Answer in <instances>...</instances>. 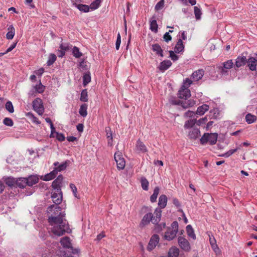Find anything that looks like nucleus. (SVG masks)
Returning <instances> with one entry per match:
<instances>
[{
  "mask_svg": "<svg viewBox=\"0 0 257 257\" xmlns=\"http://www.w3.org/2000/svg\"><path fill=\"white\" fill-rule=\"evenodd\" d=\"M55 208V215L52 214L48 217V220L50 225L53 227L51 228V232L53 234L60 236L65 232H68L69 230L68 224L66 221L63 220L64 215L61 213V208L60 206L51 205L48 209L52 211L53 208Z\"/></svg>",
  "mask_w": 257,
  "mask_h": 257,
  "instance_id": "f257e3e1",
  "label": "nucleus"
},
{
  "mask_svg": "<svg viewBox=\"0 0 257 257\" xmlns=\"http://www.w3.org/2000/svg\"><path fill=\"white\" fill-rule=\"evenodd\" d=\"M178 223L176 221H173L171 224V227L167 229L165 233L164 238L167 240H171L174 239L178 232Z\"/></svg>",
  "mask_w": 257,
  "mask_h": 257,
  "instance_id": "f03ea898",
  "label": "nucleus"
},
{
  "mask_svg": "<svg viewBox=\"0 0 257 257\" xmlns=\"http://www.w3.org/2000/svg\"><path fill=\"white\" fill-rule=\"evenodd\" d=\"M218 135L216 133H205L200 139L201 144L204 145L209 142L210 145H213L216 143Z\"/></svg>",
  "mask_w": 257,
  "mask_h": 257,
  "instance_id": "7ed1b4c3",
  "label": "nucleus"
},
{
  "mask_svg": "<svg viewBox=\"0 0 257 257\" xmlns=\"http://www.w3.org/2000/svg\"><path fill=\"white\" fill-rule=\"evenodd\" d=\"M33 107L39 115H41L44 112V107L42 100L40 98H37L33 101Z\"/></svg>",
  "mask_w": 257,
  "mask_h": 257,
  "instance_id": "20e7f679",
  "label": "nucleus"
},
{
  "mask_svg": "<svg viewBox=\"0 0 257 257\" xmlns=\"http://www.w3.org/2000/svg\"><path fill=\"white\" fill-rule=\"evenodd\" d=\"M233 62L232 60H228L226 62L222 63V66H220L219 69L220 70V74L222 75H228V69L232 68Z\"/></svg>",
  "mask_w": 257,
  "mask_h": 257,
  "instance_id": "39448f33",
  "label": "nucleus"
},
{
  "mask_svg": "<svg viewBox=\"0 0 257 257\" xmlns=\"http://www.w3.org/2000/svg\"><path fill=\"white\" fill-rule=\"evenodd\" d=\"M114 159L116 163L117 168L119 170L124 169L125 165V162L124 159L122 157L121 153L120 152H116L114 154Z\"/></svg>",
  "mask_w": 257,
  "mask_h": 257,
  "instance_id": "423d86ee",
  "label": "nucleus"
},
{
  "mask_svg": "<svg viewBox=\"0 0 257 257\" xmlns=\"http://www.w3.org/2000/svg\"><path fill=\"white\" fill-rule=\"evenodd\" d=\"M178 242L183 250L188 251L191 249L190 243L186 238L179 236L178 238Z\"/></svg>",
  "mask_w": 257,
  "mask_h": 257,
  "instance_id": "0eeeda50",
  "label": "nucleus"
},
{
  "mask_svg": "<svg viewBox=\"0 0 257 257\" xmlns=\"http://www.w3.org/2000/svg\"><path fill=\"white\" fill-rule=\"evenodd\" d=\"M63 176L62 175H60L55 180H54L52 183V188L55 190H56L57 192H60V191H61V185L63 182Z\"/></svg>",
  "mask_w": 257,
  "mask_h": 257,
  "instance_id": "6e6552de",
  "label": "nucleus"
},
{
  "mask_svg": "<svg viewBox=\"0 0 257 257\" xmlns=\"http://www.w3.org/2000/svg\"><path fill=\"white\" fill-rule=\"evenodd\" d=\"M153 214L152 212L146 214L143 216L140 223V227L141 228L144 227L148 225L151 221L153 223Z\"/></svg>",
  "mask_w": 257,
  "mask_h": 257,
  "instance_id": "1a4fd4ad",
  "label": "nucleus"
},
{
  "mask_svg": "<svg viewBox=\"0 0 257 257\" xmlns=\"http://www.w3.org/2000/svg\"><path fill=\"white\" fill-rule=\"evenodd\" d=\"M159 241V236L157 234L153 235L149 242L147 249L149 250H152L154 249Z\"/></svg>",
  "mask_w": 257,
  "mask_h": 257,
  "instance_id": "9d476101",
  "label": "nucleus"
},
{
  "mask_svg": "<svg viewBox=\"0 0 257 257\" xmlns=\"http://www.w3.org/2000/svg\"><path fill=\"white\" fill-rule=\"evenodd\" d=\"M178 94L180 98L187 100L190 96V91L188 88L182 86Z\"/></svg>",
  "mask_w": 257,
  "mask_h": 257,
  "instance_id": "9b49d317",
  "label": "nucleus"
},
{
  "mask_svg": "<svg viewBox=\"0 0 257 257\" xmlns=\"http://www.w3.org/2000/svg\"><path fill=\"white\" fill-rule=\"evenodd\" d=\"M51 197L53 202L56 204H60L62 201V192H57L56 190L55 192L52 193Z\"/></svg>",
  "mask_w": 257,
  "mask_h": 257,
  "instance_id": "f8f14e48",
  "label": "nucleus"
},
{
  "mask_svg": "<svg viewBox=\"0 0 257 257\" xmlns=\"http://www.w3.org/2000/svg\"><path fill=\"white\" fill-rule=\"evenodd\" d=\"M136 151L138 153H145L148 152L145 145L140 140H138L136 145Z\"/></svg>",
  "mask_w": 257,
  "mask_h": 257,
  "instance_id": "ddd939ff",
  "label": "nucleus"
},
{
  "mask_svg": "<svg viewBox=\"0 0 257 257\" xmlns=\"http://www.w3.org/2000/svg\"><path fill=\"white\" fill-rule=\"evenodd\" d=\"M200 136V132L197 128L194 127L188 134V137L190 139L196 140Z\"/></svg>",
  "mask_w": 257,
  "mask_h": 257,
  "instance_id": "4468645a",
  "label": "nucleus"
},
{
  "mask_svg": "<svg viewBox=\"0 0 257 257\" xmlns=\"http://www.w3.org/2000/svg\"><path fill=\"white\" fill-rule=\"evenodd\" d=\"M162 211L160 208H157L154 211V215H153V223L154 224H158L161 220Z\"/></svg>",
  "mask_w": 257,
  "mask_h": 257,
  "instance_id": "2eb2a0df",
  "label": "nucleus"
},
{
  "mask_svg": "<svg viewBox=\"0 0 257 257\" xmlns=\"http://www.w3.org/2000/svg\"><path fill=\"white\" fill-rule=\"evenodd\" d=\"M247 62L246 58L245 56H238L235 60V66L237 68L244 66Z\"/></svg>",
  "mask_w": 257,
  "mask_h": 257,
  "instance_id": "dca6fc26",
  "label": "nucleus"
},
{
  "mask_svg": "<svg viewBox=\"0 0 257 257\" xmlns=\"http://www.w3.org/2000/svg\"><path fill=\"white\" fill-rule=\"evenodd\" d=\"M256 59L253 57H250L247 60V65L251 71H255L256 67Z\"/></svg>",
  "mask_w": 257,
  "mask_h": 257,
  "instance_id": "f3484780",
  "label": "nucleus"
},
{
  "mask_svg": "<svg viewBox=\"0 0 257 257\" xmlns=\"http://www.w3.org/2000/svg\"><path fill=\"white\" fill-rule=\"evenodd\" d=\"M172 65V62L170 60H165L160 63L159 66V69L164 71L168 69Z\"/></svg>",
  "mask_w": 257,
  "mask_h": 257,
  "instance_id": "a211bd4d",
  "label": "nucleus"
},
{
  "mask_svg": "<svg viewBox=\"0 0 257 257\" xmlns=\"http://www.w3.org/2000/svg\"><path fill=\"white\" fill-rule=\"evenodd\" d=\"M204 75V71L202 69H199L194 72L191 76L194 81H198L201 79Z\"/></svg>",
  "mask_w": 257,
  "mask_h": 257,
  "instance_id": "6ab92c4d",
  "label": "nucleus"
},
{
  "mask_svg": "<svg viewBox=\"0 0 257 257\" xmlns=\"http://www.w3.org/2000/svg\"><path fill=\"white\" fill-rule=\"evenodd\" d=\"M60 243L61 245L65 248H72L70 239L69 237L65 236L61 238Z\"/></svg>",
  "mask_w": 257,
  "mask_h": 257,
  "instance_id": "aec40b11",
  "label": "nucleus"
},
{
  "mask_svg": "<svg viewBox=\"0 0 257 257\" xmlns=\"http://www.w3.org/2000/svg\"><path fill=\"white\" fill-rule=\"evenodd\" d=\"M167 202V197L165 195H161L159 198L158 206L160 209L164 208Z\"/></svg>",
  "mask_w": 257,
  "mask_h": 257,
  "instance_id": "412c9836",
  "label": "nucleus"
},
{
  "mask_svg": "<svg viewBox=\"0 0 257 257\" xmlns=\"http://www.w3.org/2000/svg\"><path fill=\"white\" fill-rule=\"evenodd\" d=\"M27 180V186H32L38 182L39 178L36 176H31L28 178H26Z\"/></svg>",
  "mask_w": 257,
  "mask_h": 257,
  "instance_id": "4be33fe9",
  "label": "nucleus"
},
{
  "mask_svg": "<svg viewBox=\"0 0 257 257\" xmlns=\"http://www.w3.org/2000/svg\"><path fill=\"white\" fill-rule=\"evenodd\" d=\"M152 50L156 53V54L161 57H163V50L159 44H155L152 45Z\"/></svg>",
  "mask_w": 257,
  "mask_h": 257,
  "instance_id": "5701e85b",
  "label": "nucleus"
},
{
  "mask_svg": "<svg viewBox=\"0 0 257 257\" xmlns=\"http://www.w3.org/2000/svg\"><path fill=\"white\" fill-rule=\"evenodd\" d=\"M73 5L75 6L81 12L87 13L89 11L90 7L88 5L78 4L76 3H74Z\"/></svg>",
  "mask_w": 257,
  "mask_h": 257,
  "instance_id": "b1692460",
  "label": "nucleus"
},
{
  "mask_svg": "<svg viewBox=\"0 0 257 257\" xmlns=\"http://www.w3.org/2000/svg\"><path fill=\"white\" fill-rule=\"evenodd\" d=\"M184 46L182 40L179 39L174 48V52L176 53H179L184 50Z\"/></svg>",
  "mask_w": 257,
  "mask_h": 257,
  "instance_id": "393cba45",
  "label": "nucleus"
},
{
  "mask_svg": "<svg viewBox=\"0 0 257 257\" xmlns=\"http://www.w3.org/2000/svg\"><path fill=\"white\" fill-rule=\"evenodd\" d=\"M16 187H19L21 188H24L27 186V180L26 178H16Z\"/></svg>",
  "mask_w": 257,
  "mask_h": 257,
  "instance_id": "a878e982",
  "label": "nucleus"
},
{
  "mask_svg": "<svg viewBox=\"0 0 257 257\" xmlns=\"http://www.w3.org/2000/svg\"><path fill=\"white\" fill-rule=\"evenodd\" d=\"M150 30L155 33L158 32V24L155 16L152 17L150 21Z\"/></svg>",
  "mask_w": 257,
  "mask_h": 257,
  "instance_id": "bb28decb",
  "label": "nucleus"
},
{
  "mask_svg": "<svg viewBox=\"0 0 257 257\" xmlns=\"http://www.w3.org/2000/svg\"><path fill=\"white\" fill-rule=\"evenodd\" d=\"M209 109V106L207 104H203L199 106L196 110V114L202 115Z\"/></svg>",
  "mask_w": 257,
  "mask_h": 257,
  "instance_id": "cd10ccee",
  "label": "nucleus"
},
{
  "mask_svg": "<svg viewBox=\"0 0 257 257\" xmlns=\"http://www.w3.org/2000/svg\"><path fill=\"white\" fill-rule=\"evenodd\" d=\"M8 30V32L6 35V38L9 40H12L14 38V36L15 35V28L13 25H11L9 27Z\"/></svg>",
  "mask_w": 257,
  "mask_h": 257,
  "instance_id": "c85d7f7f",
  "label": "nucleus"
},
{
  "mask_svg": "<svg viewBox=\"0 0 257 257\" xmlns=\"http://www.w3.org/2000/svg\"><path fill=\"white\" fill-rule=\"evenodd\" d=\"M16 178L13 177H8L6 179V184L11 187H16Z\"/></svg>",
  "mask_w": 257,
  "mask_h": 257,
  "instance_id": "c756f323",
  "label": "nucleus"
},
{
  "mask_svg": "<svg viewBox=\"0 0 257 257\" xmlns=\"http://www.w3.org/2000/svg\"><path fill=\"white\" fill-rule=\"evenodd\" d=\"M107 138L108 139V145L110 146L112 145V134L109 127L105 128Z\"/></svg>",
  "mask_w": 257,
  "mask_h": 257,
  "instance_id": "7c9ffc66",
  "label": "nucleus"
},
{
  "mask_svg": "<svg viewBox=\"0 0 257 257\" xmlns=\"http://www.w3.org/2000/svg\"><path fill=\"white\" fill-rule=\"evenodd\" d=\"M186 231L189 237L192 238L194 240L196 239L195 234L191 225H188L186 226Z\"/></svg>",
  "mask_w": 257,
  "mask_h": 257,
  "instance_id": "2f4dec72",
  "label": "nucleus"
},
{
  "mask_svg": "<svg viewBox=\"0 0 257 257\" xmlns=\"http://www.w3.org/2000/svg\"><path fill=\"white\" fill-rule=\"evenodd\" d=\"M179 253V250L178 248L172 247L168 252V257H178Z\"/></svg>",
  "mask_w": 257,
  "mask_h": 257,
  "instance_id": "473e14b6",
  "label": "nucleus"
},
{
  "mask_svg": "<svg viewBox=\"0 0 257 257\" xmlns=\"http://www.w3.org/2000/svg\"><path fill=\"white\" fill-rule=\"evenodd\" d=\"M256 116L254 115L251 114V113H247L245 116L246 121L248 123L250 124L256 120Z\"/></svg>",
  "mask_w": 257,
  "mask_h": 257,
  "instance_id": "72a5a7b5",
  "label": "nucleus"
},
{
  "mask_svg": "<svg viewBox=\"0 0 257 257\" xmlns=\"http://www.w3.org/2000/svg\"><path fill=\"white\" fill-rule=\"evenodd\" d=\"M159 187H156L154 190V192L153 194L150 197V201L152 202H155L157 200V198L158 197V195L159 193Z\"/></svg>",
  "mask_w": 257,
  "mask_h": 257,
  "instance_id": "f704fd0d",
  "label": "nucleus"
},
{
  "mask_svg": "<svg viewBox=\"0 0 257 257\" xmlns=\"http://www.w3.org/2000/svg\"><path fill=\"white\" fill-rule=\"evenodd\" d=\"M87 105L86 103L83 104L81 105L79 112L82 116L85 117L87 115Z\"/></svg>",
  "mask_w": 257,
  "mask_h": 257,
  "instance_id": "c9c22d12",
  "label": "nucleus"
},
{
  "mask_svg": "<svg viewBox=\"0 0 257 257\" xmlns=\"http://www.w3.org/2000/svg\"><path fill=\"white\" fill-rule=\"evenodd\" d=\"M141 183L142 188L145 191H148L149 189L148 186L149 183L145 177H142L141 178Z\"/></svg>",
  "mask_w": 257,
  "mask_h": 257,
  "instance_id": "e433bc0d",
  "label": "nucleus"
},
{
  "mask_svg": "<svg viewBox=\"0 0 257 257\" xmlns=\"http://www.w3.org/2000/svg\"><path fill=\"white\" fill-rule=\"evenodd\" d=\"M195 123H196V119H190L185 122L184 127L185 128L188 129L192 127Z\"/></svg>",
  "mask_w": 257,
  "mask_h": 257,
  "instance_id": "4c0bfd02",
  "label": "nucleus"
},
{
  "mask_svg": "<svg viewBox=\"0 0 257 257\" xmlns=\"http://www.w3.org/2000/svg\"><path fill=\"white\" fill-rule=\"evenodd\" d=\"M91 81L90 74L89 72L86 73L83 76V84L86 86Z\"/></svg>",
  "mask_w": 257,
  "mask_h": 257,
  "instance_id": "58836bf2",
  "label": "nucleus"
},
{
  "mask_svg": "<svg viewBox=\"0 0 257 257\" xmlns=\"http://www.w3.org/2000/svg\"><path fill=\"white\" fill-rule=\"evenodd\" d=\"M57 57L54 54H50L48 60L47 62V64L48 66H51L52 65L56 60Z\"/></svg>",
  "mask_w": 257,
  "mask_h": 257,
  "instance_id": "ea45409f",
  "label": "nucleus"
},
{
  "mask_svg": "<svg viewBox=\"0 0 257 257\" xmlns=\"http://www.w3.org/2000/svg\"><path fill=\"white\" fill-rule=\"evenodd\" d=\"M209 236L210 243V245H211V247H212V248L214 250H215V249H218L219 248L217 247V245L216 244V240H215V238L214 237V236L213 235H212L211 236L209 235Z\"/></svg>",
  "mask_w": 257,
  "mask_h": 257,
  "instance_id": "a19ab883",
  "label": "nucleus"
},
{
  "mask_svg": "<svg viewBox=\"0 0 257 257\" xmlns=\"http://www.w3.org/2000/svg\"><path fill=\"white\" fill-rule=\"evenodd\" d=\"M72 53L73 56L77 58H80L82 55V53L80 52L79 48L76 46L73 48Z\"/></svg>",
  "mask_w": 257,
  "mask_h": 257,
  "instance_id": "79ce46f5",
  "label": "nucleus"
},
{
  "mask_svg": "<svg viewBox=\"0 0 257 257\" xmlns=\"http://www.w3.org/2000/svg\"><path fill=\"white\" fill-rule=\"evenodd\" d=\"M80 99L83 102H87L88 101V95L86 89H84L82 91Z\"/></svg>",
  "mask_w": 257,
  "mask_h": 257,
  "instance_id": "37998d69",
  "label": "nucleus"
},
{
  "mask_svg": "<svg viewBox=\"0 0 257 257\" xmlns=\"http://www.w3.org/2000/svg\"><path fill=\"white\" fill-rule=\"evenodd\" d=\"M70 161L69 160H66L65 162L63 163L61 165H59L56 168L59 172H61L66 169Z\"/></svg>",
  "mask_w": 257,
  "mask_h": 257,
  "instance_id": "c03bdc74",
  "label": "nucleus"
},
{
  "mask_svg": "<svg viewBox=\"0 0 257 257\" xmlns=\"http://www.w3.org/2000/svg\"><path fill=\"white\" fill-rule=\"evenodd\" d=\"M152 212V208L151 207H148L146 206H144L142 207L140 211V214H147L149 213H151Z\"/></svg>",
  "mask_w": 257,
  "mask_h": 257,
  "instance_id": "a18cd8bd",
  "label": "nucleus"
},
{
  "mask_svg": "<svg viewBox=\"0 0 257 257\" xmlns=\"http://www.w3.org/2000/svg\"><path fill=\"white\" fill-rule=\"evenodd\" d=\"M100 2L101 0H95L93 2L89 7H90V9L92 10L97 9L99 7Z\"/></svg>",
  "mask_w": 257,
  "mask_h": 257,
  "instance_id": "49530a36",
  "label": "nucleus"
},
{
  "mask_svg": "<svg viewBox=\"0 0 257 257\" xmlns=\"http://www.w3.org/2000/svg\"><path fill=\"white\" fill-rule=\"evenodd\" d=\"M6 109L10 113L14 111V106L11 101H8L6 104Z\"/></svg>",
  "mask_w": 257,
  "mask_h": 257,
  "instance_id": "de8ad7c7",
  "label": "nucleus"
},
{
  "mask_svg": "<svg viewBox=\"0 0 257 257\" xmlns=\"http://www.w3.org/2000/svg\"><path fill=\"white\" fill-rule=\"evenodd\" d=\"M237 150H238V148L230 150L228 152H226L225 153L220 155L219 156L227 158V157H229L230 156H231V155H232L235 152H236L237 151Z\"/></svg>",
  "mask_w": 257,
  "mask_h": 257,
  "instance_id": "09e8293b",
  "label": "nucleus"
},
{
  "mask_svg": "<svg viewBox=\"0 0 257 257\" xmlns=\"http://www.w3.org/2000/svg\"><path fill=\"white\" fill-rule=\"evenodd\" d=\"M71 47H72V45H70L69 43H62L60 45V49H61L65 52L69 50L71 48Z\"/></svg>",
  "mask_w": 257,
  "mask_h": 257,
  "instance_id": "8fccbe9b",
  "label": "nucleus"
},
{
  "mask_svg": "<svg viewBox=\"0 0 257 257\" xmlns=\"http://www.w3.org/2000/svg\"><path fill=\"white\" fill-rule=\"evenodd\" d=\"M165 1L161 0L155 6V9L156 11H158L161 9H162L164 6Z\"/></svg>",
  "mask_w": 257,
  "mask_h": 257,
  "instance_id": "3c124183",
  "label": "nucleus"
},
{
  "mask_svg": "<svg viewBox=\"0 0 257 257\" xmlns=\"http://www.w3.org/2000/svg\"><path fill=\"white\" fill-rule=\"evenodd\" d=\"M3 123L5 125L8 126H12L14 125L13 120L9 117H6L3 120Z\"/></svg>",
  "mask_w": 257,
  "mask_h": 257,
  "instance_id": "603ef678",
  "label": "nucleus"
},
{
  "mask_svg": "<svg viewBox=\"0 0 257 257\" xmlns=\"http://www.w3.org/2000/svg\"><path fill=\"white\" fill-rule=\"evenodd\" d=\"M194 10L196 19L197 20L200 19L202 13L200 9H199L197 7H194Z\"/></svg>",
  "mask_w": 257,
  "mask_h": 257,
  "instance_id": "864d4df0",
  "label": "nucleus"
},
{
  "mask_svg": "<svg viewBox=\"0 0 257 257\" xmlns=\"http://www.w3.org/2000/svg\"><path fill=\"white\" fill-rule=\"evenodd\" d=\"M169 102L173 105H180L181 100H177L175 97L171 96L169 99Z\"/></svg>",
  "mask_w": 257,
  "mask_h": 257,
  "instance_id": "5fc2aeb1",
  "label": "nucleus"
},
{
  "mask_svg": "<svg viewBox=\"0 0 257 257\" xmlns=\"http://www.w3.org/2000/svg\"><path fill=\"white\" fill-rule=\"evenodd\" d=\"M170 57L173 61H176L178 60L179 57L175 54V52L172 50L169 51Z\"/></svg>",
  "mask_w": 257,
  "mask_h": 257,
  "instance_id": "6e6d98bb",
  "label": "nucleus"
},
{
  "mask_svg": "<svg viewBox=\"0 0 257 257\" xmlns=\"http://www.w3.org/2000/svg\"><path fill=\"white\" fill-rule=\"evenodd\" d=\"M55 178L51 172L46 175H45L43 178V180L48 181L51 180Z\"/></svg>",
  "mask_w": 257,
  "mask_h": 257,
  "instance_id": "4d7b16f0",
  "label": "nucleus"
},
{
  "mask_svg": "<svg viewBox=\"0 0 257 257\" xmlns=\"http://www.w3.org/2000/svg\"><path fill=\"white\" fill-rule=\"evenodd\" d=\"M121 43V37L119 33H118L117 35V39L115 43V48L117 50H118L119 48L120 45Z\"/></svg>",
  "mask_w": 257,
  "mask_h": 257,
  "instance_id": "13d9d810",
  "label": "nucleus"
},
{
  "mask_svg": "<svg viewBox=\"0 0 257 257\" xmlns=\"http://www.w3.org/2000/svg\"><path fill=\"white\" fill-rule=\"evenodd\" d=\"M192 81L189 78H186V79L184 81L183 86L185 87L188 88L190 85L192 84Z\"/></svg>",
  "mask_w": 257,
  "mask_h": 257,
  "instance_id": "bf43d9fd",
  "label": "nucleus"
},
{
  "mask_svg": "<svg viewBox=\"0 0 257 257\" xmlns=\"http://www.w3.org/2000/svg\"><path fill=\"white\" fill-rule=\"evenodd\" d=\"M70 187L71 189L74 196L76 198H78L77 195V189L76 186L74 184L71 183L70 184Z\"/></svg>",
  "mask_w": 257,
  "mask_h": 257,
  "instance_id": "052dcab7",
  "label": "nucleus"
},
{
  "mask_svg": "<svg viewBox=\"0 0 257 257\" xmlns=\"http://www.w3.org/2000/svg\"><path fill=\"white\" fill-rule=\"evenodd\" d=\"M56 138L58 141H59L60 142H62L65 140V138L63 134L59 133H56Z\"/></svg>",
  "mask_w": 257,
  "mask_h": 257,
  "instance_id": "680f3d73",
  "label": "nucleus"
},
{
  "mask_svg": "<svg viewBox=\"0 0 257 257\" xmlns=\"http://www.w3.org/2000/svg\"><path fill=\"white\" fill-rule=\"evenodd\" d=\"M163 38L164 39V41H165L166 42H168L169 41L172 40V37L169 34V32H166L164 35Z\"/></svg>",
  "mask_w": 257,
  "mask_h": 257,
  "instance_id": "e2e57ef3",
  "label": "nucleus"
},
{
  "mask_svg": "<svg viewBox=\"0 0 257 257\" xmlns=\"http://www.w3.org/2000/svg\"><path fill=\"white\" fill-rule=\"evenodd\" d=\"M207 121V118L206 117H204L203 118H200L198 120H196V123L198 125H201L203 124H204L206 123V122Z\"/></svg>",
  "mask_w": 257,
  "mask_h": 257,
  "instance_id": "0e129e2a",
  "label": "nucleus"
},
{
  "mask_svg": "<svg viewBox=\"0 0 257 257\" xmlns=\"http://www.w3.org/2000/svg\"><path fill=\"white\" fill-rule=\"evenodd\" d=\"M35 88L39 93L43 92L44 90V86L42 85L41 83L39 85H36Z\"/></svg>",
  "mask_w": 257,
  "mask_h": 257,
  "instance_id": "69168bd1",
  "label": "nucleus"
},
{
  "mask_svg": "<svg viewBox=\"0 0 257 257\" xmlns=\"http://www.w3.org/2000/svg\"><path fill=\"white\" fill-rule=\"evenodd\" d=\"M166 226L165 223H162L160 224H158L157 226L156 227V230L157 231H160L163 228H164Z\"/></svg>",
  "mask_w": 257,
  "mask_h": 257,
  "instance_id": "338daca9",
  "label": "nucleus"
},
{
  "mask_svg": "<svg viewBox=\"0 0 257 257\" xmlns=\"http://www.w3.org/2000/svg\"><path fill=\"white\" fill-rule=\"evenodd\" d=\"M180 105L182 106V107L184 108H187L189 107V105L187 103V101L185 100V101H181Z\"/></svg>",
  "mask_w": 257,
  "mask_h": 257,
  "instance_id": "774afa93",
  "label": "nucleus"
}]
</instances>
